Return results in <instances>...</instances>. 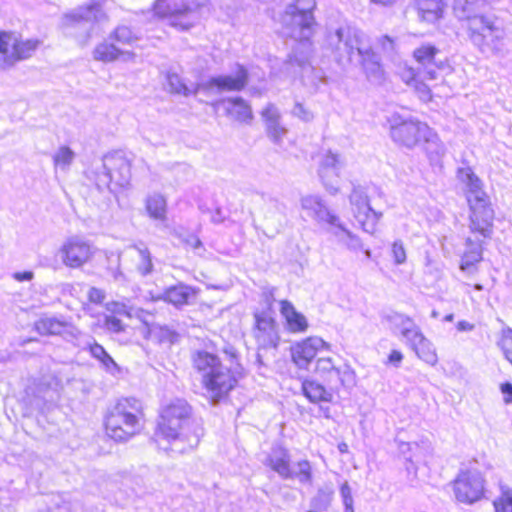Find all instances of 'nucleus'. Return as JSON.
Instances as JSON below:
<instances>
[{
  "instance_id": "63",
  "label": "nucleus",
  "mask_w": 512,
  "mask_h": 512,
  "mask_svg": "<svg viewBox=\"0 0 512 512\" xmlns=\"http://www.w3.org/2000/svg\"><path fill=\"white\" fill-rule=\"evenodd\" d=\"M500 390L504 395V402L506 404L512 403V384L510 382L502 383L500 386Z\"/></svg>"
},
{
  "instance_id": "53",
  "label": "nucleus",
  "mask_w": 512,
  "mask_h": 512,
  "mask_svg": "<svg viewBox=\"0 0 512 512\" xmlns=\"http://www.w3.org/2000/svg\"><path fill=\"white\" fill-rule=\"evenodd\" d=\"M340 495L345 508V512H354L352 490L348 482H344L341 485Z\"/></svg>"
},
{
  "instance_id": "35",
  "label": "nucleus",
  "mask_w": 512,
  "mask_h": 512,
  "mask_svg": "<svg viewBox=\"0 0 512 512\" xmlns=\"http://www.w3.org/2000/svg\"><path fill=\"white\" fill-rule=\"evenodd\" d=\"M132 248L137 251L139 256L136 264V271L143 277L152 274L154 265L149 249L142 243L134 244Z\"/></svg>"
},
{
  "instance_id": "44",
  "label": "nucleus",
  "mask_w": 512,
  "mask_h": 512,
  "mask_svg": "<svg viewBox=\"0 0 512 512\" xmlns=\"http://www.w3.org/2000/svg\"><path fill=\"white\" fill-rule=\"evenodd\" d=\"M318 223H324L329 226V231L333 233V230H337L342 224L339 216L330 211L327 205L324 203L321 209L318 211V215L315 219Z\"/></svg>"
},
{
  "instance_id": "51",
  "label": "nucleus",
  "mask_w": 512,
  "mask_h": 512,
  "mask_svg": "<svg viewBox=\"0 0 512 512\" xmlns=\"http://www.w3.org/2000/svg\"><path fill=\"white\" fill-rule=\"evenodd\" d=\"M400 333L402 337L409 343L411 348H413L415 344H417L420 339L424 337L420 328L415 324L414 321L411 322V325L403 327Z\"/></svg>"
},
{
  "instance_id": "64",
  "label": "nucleus",
  "mask_w": 512,
  "mask_h": 512,
  "mask_svg": "<svg viewBox=\"0 0 512 512\" xmlns=\"http://www.w3.org/2000/svg\"><path fill=\"white\" fill-rule=\"evenodd\" d=\"M419 449V444L417 442H401L399 444V450L402 454H406L407 452H414Z\"/></svg>"
},
{
  "instance_id": "19",
  "label": "nucleus",
  "mask_w": 512,
  "mask_h": 512,
  "mask_svg": "<svg viewBox=\"0 0 512 512\" xmlns=\"http://www.w3.org/2000/svg\"><path fill=\"white\" fill-rule=\"evenodd\" d=\"M254 336L260 350H276L280 342L277 322L269 311L256 312Z\"/></svg>"
},
{
  "instance_id": "8",
  "label": "nucleus",
  "mask_w": 512,
  "mask_h": 512,
  "mask_svg": "<svg viewBox=\"0 0 512 512\" xmlns=\"http://www.w3.org/2000/svg\"><path fill=\"white\" fill-rule=\"evenodd\" d=\"M139 407L138 400L126 398L111 408L104 420L107 436L116 442H125L138 433L140 424L135 412Z\"/></svg>"
},
{
  "instance_id": "56",
  "label": "nucleus",
  "mask_w": 512,
  "mask_h": 512,
  "mask_svg": "<svg viewBox=\"0 0 512 512\" xmlns=\"http://www.w3.org/2000/svg\"><path fill=\"white\" fill-rule=\"evenodd\" d=\"M291 113L304 122H310L314 118L313 113L300 102L294 104Z\"/></svg>"
},
{
  "instance_id": "59",
  "label": "nucleus",
  "mask_w": 512,
  "mask_h": 512,
  "mask_svg": "<svg viewBox=\"0 0 512 512\" xmlns=\"http://www.w3.org/2000/svg\"><path fill=\"white\" fill-rule=\"evenodd\" d=\"M402 79L407 84L414 85L421 78H420V75H418V69L416 67H409L403 71Z\"/></svg>"
},
{
  "instance_id": "46",
  "label": "nucleus",
  "mask_w": 512,
  "mask_h": 512,
  "mask_svg": "<svg viewBox=\"0 0 512 512\" xmlns=\"http://www.w3.org/2000/svg\"><path fill=\"white\" fill-rule=\"evenodd\" d=\"M48 391V387L43 384L28 386L26 388V395L29 398V403L37 408L42 407V405L45 403L44 393Z\"/></svg>"
},
{
  "instance_id": "43",
  "label": "nucleus",
  "mask_w": 512,
  "mask_h": 512,
  "mask_svg": "<svg viewBox=\"0 0 512 512\" xmlns=\"http://www.w3.org/2000/svg\"><path fill=\"white\" fill-rule=\"evenodd\" d=\"M146 209L149 215L157 220H164L166 217V200L160 194H154L147 198Z\"/></svg>"
},
{
  "instance_id": "17",
  "label": "nucleus",
  "mask_w": 512,
  "mask_h": 512,
  "mask_svg": "<svg viewBox=\"0 0 512 512\" xmlns=\"http://www.w3.org/2000/svg\"><path fill=\"white\" fill-rule=\"evenodd\" d=\"M453 491L457 501L473 504L484 496L485 480L477 470H461L453 481Z\"/></svg>"
},
{
  "instance_id": "21",
  "label": "nucleus",
  "mask_w": 512,
  "mask_h": 512,
  "mask_svg": "<svg viewBox=\"0 0 512 512\" xmlns=\"http://www.w3.org/2000/svg\"><path fill=\"white\" fill-rule=\"evenodd\" d=\"M329 345L319 337H308L291 347V357L295 365L300 369H309V365L315 358L318 350Z\"/></svg>"
},
{
  "instance_id": "42",
  "label": "nucleus",
  "mask_w": 512,
  "mask_h": 512,
  "mask_svg": "<svg viewBox=\"0 0 512 512\" xmlns=\"http://www.w3.org/2000/svg\"><path fill=\"white\" fill-rule=\"evenodd\" d=\"M66 322L56 318H41L35 323L37 332L41 335H61Z\"/></svg>"
},
{
  "instance_id": "60",
  "label": "nucleus",
  "mask_w": 512,
  "mask_h": 512,
  "mask_svg": "<svg viewBox=\"0 0 512 512\" xmlns=\"http://www.w3.org/2000/svg\"><path fill=\"white\" fill-rule=\"evenodd\" d=\"M183 243L190 246L193 249H198L202 246L201 240L193 234H177Z\"/></svg>"
},
{
  "instance_id": "32",
  "label": "nucleus",
  "mask_w": 512,
  "mask_h": 512,
  "mask_svg": "<svg viewBox=\"0 0 512 512\" xmlns=\"http://www.w3.org/2000/svg\"><path fill=\"white\" fill-rule=\"evenodd\" d=\"M227 103L226 112L229 116L240 122H247L252 119L250 106L241 97L228 98L223 100Z\"/></svg>"
},
{
  "instance_id": "40",
  "label": "nucleus",
  "mask_w": 512,
  "mask_h": 512,
  "mask_svg": "<svg viewBox=\"0 0 512 512\" xmlns=\"http://www.w3.org/2000/svg\"><path fill=\"white\" fill-rule=\"evenodd\" d=\"M266 209L267 213L265 215V219L276 232H279L283 226L284 220L283 205L275 200H270L266 205Z\"/></svg>"
},
{
  "instance_id": "20",
  "label": "nucleus",
  "mask_w": 512,
  "mask_h": 512,
  "mask_svg": "<svg viewBox=\"0 0 512 512\" xmlns=\"http://www.w3.org/2000/svg\"><path fill=\"white\" fill-rule=\"evenodd\" d=\"M93 246L82 238L71 237L60 248L63 264L69 268H80L93 256Z\"/></svg>"
},
{
  "instance_id": "48",
  "label": "nucleus",
  "mask_w": 512,
  "mask_h": 512,
  "mask_svg": "<svg viewBox=\"0 0 512 512\" xmlns=\"http://www.w3.org/2000/svg\"><path fill=\"white\" fill-rule=\"evenodd\" d=\"M293 478H296L301 484H312V468L308 460L297 462Z\"/></svg>"
},
{
  "instance_id": "26",
  "label": "nucleus",
  "mask_w": 512,
  "mask_h": 512,
  "mask_svg": "<svg viewBox=\"0 0 512 512\" xmlns=\"http://www.w3.org/2000/svg\"><path fill=\"white\" fill-rule=\"evenodd\" d=\"M280 313L285 319L286 328L292 333H304L309 324L307 318L296 310L294 305L288 300L280 301Z\"/></svg>"
},
{
  "instance_id": "33",
  "label": "nucleus",
  "mask_w": 512,
  "mask_h": 512,
  "mask_svg": "<svg viewBox=\"0 0 512 512\" xmlns=\"http://www.w3.org/2000/svg\"><path fill=\"white\" fill-rule=\"evenodd\" d=\"M149 333L160 344L174 345L179 342L180 334L171 326L154 323L149 327Z\"/></svg>"
},
{
  "instance_id": "29",
  "label": "nucleus",
  "mask_w": 512,
  "mask_h": 512,
  "mask_svg": "<svg viewBox=\"0 0 512 512\" xmlns=\"http://www.w3.org/2000/svg\"><path fill=\"white\" fill-rule=\"evenodd\" d=\"M302 391L304 396L312 403L318 402H331L333 399V392L330 388L316 380L306 379L302 382Z\"/></svg>"
},
{
  "instance_id": "25",
  "label": "nucleus",
  "mask_w": 512,
  "mask_h": 512,
  "mask_svg": "<svg viewBox=\"0 0 512 512\" xmlns=\"http://www.w3.org/2000/svg\"><path fill=\"white\" fill-rule=\"evenodd\" d=\"M264 464L270 467L283 479H293V470L290 467V455L287 449L274 445L266 457Z\"/></svg>"
},
{
  "instance_id": "58",
  "label": "nucleus",
  "mask_w": 512,
  "mask_h": 512,
  "mask_svg": "<svg viewBox=\"0 0 512 512\" xmlns=\"http://www.w3.org/2000/svg\"><path fill=\"white\" fill-rule=\"evenodd\" d=\"M426 79H419L413 86L419 94L421 100L427 102L431 100V91L428 85L424 83Z\"/></svg>"
},
{
  "instance_id": "28",
  "label": "nucleus",
  "mask_w": 512,
  "mask_h": 512,
  "mask_svg": "<svg viewBox=\"0 0 512 512\" xmlns=\"http://www.w3.org/2000/svg\"><path fill=\"white\" fill-rule=\"evenodd\" d=\"M262 118L265 121L268 136L274 143H280L282 136L286 133V129L280 125L278 109L274 105L269 104L262 111Z\"/></svg>"
},
{
  "instance_id": "2",
  "label": "nucleus",
  "mask_w": 512,
  "mask_h": 512,
  "mask_svg": "<svg viewBox=\"0 0 512 512\" xmlns=\"http://www.w3.org/2000/svg\"><path fill=\"white\" fill-rule=\"evenodd\" d=\"M160 419L155 440L166 452L191 451L204 435L202 420L193 416L192 407L184 399L173 400L162 410Z\"/></svg>"
},
{
  "instance_id": "13",
  "label": "nucleus",
  "mask_w": 512,
  "mask_h": 512,
  "mask_svg": "<svg viewBox=\"0 0 512 512\" xmlns=\"http://www.w3.org/2000/svg\"><path fill=\"white\" fill-rule=\"evenodd\" d=\"M315 373L331 391H339L341 387L351 389L356 384L354 370L346 363L336 364L331 357L318 358Z\"/></svg>"
},
{
  "instance_id": "23",
  "label": "nucleus",
  "mask_w": 512,
  "mask_h": 512,
  "mask_svg": "<svg viewBox=\"0 0 512 512\" xmlns=\"http://www.w3.org/2000/svg\"><path fill=\"white\" fill-rule=\"evenodd\" d=\"M197 290L185 283L179 282L176 285L169 286L164 289L158 299L167 302L180 309L183 306L192 304L195 299Z\"/></svg>"
},
{
  "instance_id": "15",
  "label": "nucleus",
  "mask_w": 512,
  "mask_h": 512,
  "mask_svg": "<svg viewBox=\"0 0 512 512\" xmlns=\"http://www.w3.org/2000/svg\"><path fill=\"white\" fill-rule=\"evenodd\" d=\"M413 57L421 79H438L443 73L451 71L447 59L440 57V51L434 45H421L414 50Z\"/></svg>"
},
{
  "instance_id": "14",
  "label": "nucleus",
  "mask_w": 512,
  "mask_h": 512,
  "mask_svg": "<svg viewBox=\"0 0 512 512\" xmlns=\"http://www.w3.org/2000/svg\"><path fill=\"white\" fill-rule=\"evenodd\" d=\"M154 13L158 18L166 20L168 25L183 31L193 27L198 19L196 8L174 0H156Z\"/></svg>"
},
{
  "instance_id": "11",
  "label": "nucleus",
  "mask_w": 512,
  "mask_h": 512,
  "mask_svg": "<svg viewBox=\"0 0 512 512\" xmlns=\"http://www.w3.org/2000/svg\"><path fill=\"white\" fill-rule=\"evenodd\" d=\"M388 122L393 142L407 149L416 147L429 133V126L414 117H404L394 113L389 117Z\"/></svg>"
},
{
  "instance_id": "16",
  "label": "nucleus",
  "mask_w": 512,
  "mask_h": 512,
  "mask_svg": "<svg viewBox=\"0 0 512 512\" xmlns=\"http://www.w3.org/2000/svg\"><path fill=\"white\" fill-rule=\"evenodd\" d=\"M351 210L354 218L362 228L369 234H374L376 226L382 217V212L374 210L370 205V200L365 188L354 186L349 196Z\"/></svg>"
},
{
  "instance_id": "57",
  "label": "nucleus",
  "mask_w": 512,
  "mask_h": 512,
  "mask_svg": "<svg viewBox=\"0 0 512 512\" xmlns=\"http://www.w3.org/2000/svg\"><path fill=\"white\" fill-rule=\"evenodd\" d=\"M392 254L394 262L397 265L403 264L406 261V251L402 241H395L392 245Z\"/></svg>"
},
{
  "instance_id": "49",
  "label": "nucleus",
  "mask_w": 512,
  "mask_h": 512,
  "mask_svg": "<svg viewBox=\"0 0 512 512\" xmlns=\"http://www.w3.org/2000/svg\"><path fill=\"white\" fill-rule=\"evenodd\" d=\"M75 158V153L68 146H61L53 156L55 166L68 168Z\"/></svg>"
},
{
  "instance_id": "31",
  "label": "nucleus",
  "mask_w": 512,
  "mask_h": 512,
  "mask_svg": "<svg viewBox=\"0 0 512 512\" xmlns=\"http://www.w3.org/2000/svg\"><path fill=\"white\" fill-rule=\"evenodd\" d=\"M87 350L89 351L91 357L100 362L101 367L106 372L115 374L116 372L119 371L118 364L105 350V348L95 340V338H93V340H90V345L88 346Z\"/></svg>"
},
{
  "instance_id": "39",
  "label": "nucleus",
  "mask_w": 512,
  "mask_h": 512,
  "mask_svg": "<svg viewBox=\"0 0 512 512\" xmlns=\"http://www.w3.org/2000/svg\"><path fill=\"white\" fill-rule=\"evenodd\" d=\"M425 151L431 161L438 160L445 153V147L439 137L429 128V133L422 138Z\"/></svg>"
},
{
  "instance_id": "54",
  "label": "nucleus",
  "mask_w": 512,
  "mask_h": 512,
  "mask_svg": "<svg viewBox=\"0 0 512 512\" xmlns=\"http://www.w3.org/2000/svg\"><path fill=\"white\" fill-rule=\"evenodd\" d=\"M105 1L106 0H91L90 4L82 7L92 12L98 20L108 21V15L102 8Z\"/></svg>"
},
{
  "instance_id": "62",
  "label": "nucleus",
  "mask_w": 512,
  "mask_h": 512,
  "mask_svg": "<svg viewBox=\"0 0 512 512\" xmlns=\"http://www.w3.org/2000/svg\"><path fill=\"white\" fill-rule=\"evenodd\" d=\"M403 360V354L399 350H392L388 356L387 363L398 368Z\"/></svg>"
},
{
  "instance_id": "37",
  "label": "nucleus",
  "mask_w": 512,
  "mask_h": 512,
  "mask_svg": "<svg viewBox=\"0 0 512 512\" xmlns=\"http://www.w3.org/2000/svg\"><path fill=\"white\" fill-rule=\"evenodd\" d=\"M333 494L334 491L330 486L319 488L316 495L310 501V512L326 511L331 504Z\"/></svg>"
},
{
  "instance_id": "52",
  "label": "nucleus",
  "mask_w": 512,
  "mask_h": 512,
  "mask_svg": "<svg viewBox=\"0 0 512 512\" xmlns=\"http://www.w3.org/2000/svg\"><path fill=\"white\" fill-rule=\"evenodd\" d=\"M385 319L395 328L399 329L400 332L403 327L411 325V322L413 321L412 318L397 312L386 315Z\"/></svg>"
},
{
  "instance_id": "27",
  "label": "nucleus",
  "mask_w": 512,
  "mask_h": 512,
  "mask_svg": "<svg viewBox=\"0 0 512 512\" xmlns=\"http://www.w3.org/2000/svg\"><path fill=\"white\" fill-rule=\"evenodd\" d=\"M93 57L95 60L102 62H113L120 57H122L124 61H132L135 58V53L121 50L116 47L115 44L104 41L95 47Z\"/></svg>"
},
{
  "instance_id": "7",
  "label": "nucleus",
  "mask_w": 512,
  "mask_h": 512,
  "mask_svg": "<svg viewBox=\"0 0 512 512\" xmlns=\"http://www.w3.org/2000/svg\"><path fill=\"white\" fill-rule=\"evenodd\" d=\"M315 8V0H294L282 13V32L286 37L296 41L292 49L304 50L302 44L310 42L316 26L313 14Z\"/></svg>"
},
{
  "instance_id": "41",
  "label": "nucleus",
  "mask_w": 512,
  "mask_h": 512,
  "mask_svg": "<svg viewBox=\"0 0 512 512\" xmlns=\"http://www.w3.org/2000/svg\"><path fill=\"white\" fill-rule=\"evenodd\" d=\"M417 356L425 361L427 364L435 365L438 361V357L433 344L424 336L420 341L415 344L412 348Z\"/></svg>"
},
{
  "instance_id": "10",
  "label": "nucleus",
  "mask_w": 512,
  "mask_h": 512,
  "mask_svg": "<svg viewBox=\"0 0 512 512\" xmlns=\"http://www.w3.org/2000/svg\"><path fill=\"white\" fill-rule=\"evenodd\" d=\"M304 50L292 49L284 62V69L293 76H300L304 84L318 89L320 84L327 82V77L321 69L313 67L310 63L312 43L304 42Z\"/></svg>"
},
{
  "instance_id": "45",
  "label": "nucleus",
  "mask_w": 512,
  "mask_h": 512,
  "mask_svg": "<svg viewBox=\"0 0 512 512\" xmlns=\"http://www.w3.org/2000/svg\"><path fill=\"white\" fill-rule=\"evenodd\" d=\"M501 494L493 501L495 512H512V489L502 485Z\"/></svg>"
},
{
  "instance_id": "61",
  "label": "nucleus",
  "mask_w": 512,
  "mask_h": 512,
  "mask_svg": "<svg viewBox=\"0 0 512 512\" xmlns=\"http://www.w3.org/2000/svg\"><path fill=\"white\" fill-rule=\"evenodd\" d=\"M88 299L94 304H101L105 299V292L99 288L91 287L88 291Z\"/></svg>"
},
{
  "instance_id": "22",
  "label": "nucleus",
  "mask_w": 512,
  "mask_h": 512,
  "mask_svg": "<svg viewBox=\"0 0 512 512\" xmlns=\"http://www.w3.org/2000/svg\"><path fill=\"white\" fill-rule=\"evenodd\" d=\"M341 163L337 154L328 151L319 162L318 175L331 194L338 192V178Z\"/></svg>"
},
{
  "instance_id": "24",
  "label": "nucleus",
  "mask_w": 512,
  "mask_h": 512,
  "mask_svg": "<svg viewBox=\"0 0 512 512\" xmlns=\"http://www.w3.org/2000/svg\"><path fill=\"white\" fill-rule=\"evenodd\" d=\"M484 241L479 238L467 237L465 240V251L461 256L460 270L473 274L477 271L476 264L483 259Z\"/></svg>"
},
{
  "instance_id": "4",
  "label": "nucleus",
  "mask_w": 512,
  "mask_h": 512,
  "mask_svg": "<svg viewBox=\"0 0 512 512\" xmlns=\"http://www.w3.org/2000/svg\"><path fill=\"white\" fill-rule=\"evenodd\" d=\"M454 15L468 22L471 41L482 53L498 54L505 47L502 22L490 12L488 0H454Z\"/></svg>"
},
{
  "instance_id": "18",
  "label": "nucleus",
  "mask_w": 512,
  "mask_h": 512,
  "mask_svg": "<svg viewBox=\"0 0 512 512\" xmlns=\"http://www.w3.org/2000/svg\"><path fill=\"white\" fill-rule=\"evenodd\" d=\"M235 75H218L210 77L206 81L196 83V91L206 94H218L226 91H241L248 83V71L238 64Z\"/></svg>"
},
{
  "instance_id": "55",
  "label": "nucleus",
  "mask_w": 512,
  "mask_h": 512,
  "mask_svg": "<svg viewBox=\"0 0 512 512\" xmlns=\"http://www.w3.org/2000/svg\"><path fill=\"white\" fill-rule=\"evenodd\" d=\"M104 327L112 333H121L125 330V326L122 321L113 315L105 316Z\"/></svg>"
},
{
  "instance_id": "36",
  "label": "nucleus",
  "mask_w": 512,
  "mask_h": 512,
  "mask_svg": "<svg viewBox=\"0 0 512 512\" xmlns=\"http://www.w3.org/2000/svg\"><path fill=\"white\" fill-rule=\"evenodd\" d=\"M333 235L339 243L344 244L351 251H358L363 248L361 239L347 229L343 223L337 230H333Z\"/></svg>"
},
{
  "instance_id": "38",
  "label": "nucleus",
  "mask_w": 512,
  "mask_h": 512,
  "mask_svg": "<svg viewBox=\"0 0 512 512\" xmlns=\"http://www.w3.org/2000/svg\"><path fill=\"white\" fill-rule=\"evenodd\" d=\"M166 80L169 90L172 93L187 97L200 92L196 91V84L192 85V87L188 86L177 73H168Z\"/></svg>"
},
{
  "instance_id": "12",
  "label": "nucleus",
  "mask_w": 512,
  "mask_h": 512,
  "mask_svg": "<svg viewBox=\"0 0 512 512\" xmlns=\"http://www.w3.org/2000/svg\"><path fill=\"white\" fill-rule=\"evenodd\" d=\"M105 22L98 20L92 12L81 6L65 13L61 18V29L66 37L76 40L85 46L92 37L95 24Z\"/></svg>"
},
{
  "instance_id": "47",
  "label": "nucleus",
  "mask_w": 512,
  "mask_h": 512,
  "mask_svg": "<svg viewBox=\"0 0 512 512\" xmlns=\"http://www.w3.org/2000/svg\"><path fill=\"white\" fill-rule=\"evenodd\" d=\"M110 40H115L123 45H130L138 38L127 26H118L109 36Z\"/></svg>"
},
{
  "instance_id": "9",
  "label": "nucleus",
  "mask_w": 512,
  "mask_h": 512,
  "mask_svg": "<svg viewBox=\"0 0 512 512\" xmlns=\"http://www.w3.org/2000/svg\"><path fill=\"white\" fill-rule=\"evenodd\" d=\"M40 44L38 39H23L17 32L0 30V70H10L31 58Z\"/></svg>"
},
{
  "instance_id": "3",
  "label": "nucleus",
  "mask_w": 512,
  "mask_h": 512,
  "mask_svg": "<svg viewBox=\"0 0 512 512\" xmlns=\"http://www.w3.org/2000/svg\"><path fill=\"white\" fill-rule=\"evenodd\" d=\"M223 352L228 364H224L218 355L205 350H198L192 355L193 367L200 375L206 395L213 405L225 399L243 377L238 351L229 345Z\"/></svg>"
},
{
  "instance_id": "5",
  "label": "nucleus",
  "mask_w": 512,
  "mask_h": 512,
  "mask_svg": "<svg viewBox=\"0 0 512 512\" xmlns=\"http://www.w3.org/2000/svg\"><path fill=\"white\" fill-rule=\"evenodd\" d=\"M460 178L467 185V201L470 208L469 230L484 239L493 235V221L495 217L489 197L482 190L481 180L470 168L459 170Z\"/></svg>"
},
{
  "instance_id": "50",
  "label": "nucleus",
  "mask_w": 512,
  "mask_h": 512,
  "mask_svg": "<svg viewBox=\"0 0 512 512\" xmlns=\"http://www.w3.org/2000/svg\"><path fill=\"white\" fill-rule=\"evenodd\" d=\"M324 203L325 202L319 196L315 195H308L301 199L302 208L307 211L308 215L313 219L318 215V211Z\"/></svg>"
},
{
  "instance_id": "34",
  "label": "nucleus",
  "mask_w": 512,
  "mask_h": 512,
  "mask_svg": "<svg viewBox=\"0 0 512 512\" xmlns=\"http://www.w3.org/2000/svg\"><path fill=\"white\" fill-rule=\"evenodd\" d=\"M61 336L64 340L72 343L74 346L82 350H87L88 346L90 345V340H93L94 338L90 335L84 334L76 326L67 322L63 328Z\"/></svg>"
},
{
  "instance_id": "30",
  "label": "nucleus",
  "mask_w": 512,
  "mask_h": 512,
  "mask_svg": "<svg viewBox=\"0 0 512 512\" xmlns=\"http://www.w3.org/2000/svg\"><path fill=\"white\" fill-rule=\"evenodd\" d=\"M418 17L427 23H435L442 17V0H417Z\"/></svg>"
},
{
  "instance_id": "6",
  "label": "nucleus",
  "mask_w": 512,
  "mask_h": 512,
  "mask_svg": "<svg viewBox=\"0 0 512 512\" xmlns=\"http://www.w3.org/2000/svg\"><path fill=\"white\" fill-rule=\"evenodd\" d=\"M88 178L100 192L116 195L130 184V160L122 151L108 153L103 156L101 164L89 172Z\"/></svg>"
},
{
  "instance_id": "1",
  "label": "nucleus",
  "mask_w": 512,
  "mask_h": 512,
  "mask_svg": "<svg viewBox=\"0 0 512 512\" xmlns=\"http://www.w3.org/2000/svg\"><path fill=\"white\" fill-rule=\"evenodd\" d=\"M323 53L339 67H361L368 79H380V57L368 44L365 34L348 25L327 27L321 43Z\"/></svg>"
}]
</instances>
